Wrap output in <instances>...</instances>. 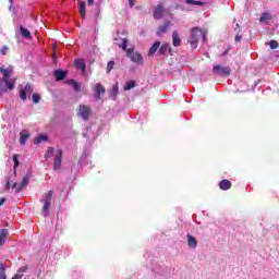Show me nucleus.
Returning <instances> with one entry per match:
<instances>
[{"instance_id":"nucleus-1","label":"nucleus","mask_w":279,"mask_h":279,"mask_svg":"<svg viewBox=\"0 0 279 279\" xmlns=\"http://www.w3.org/2000/svg\"><path fill=\"white\" fill-rule=\"evenodd\" d=\"M0 73H2V78H0V96H1V93H5V88H3V84H5L9 90H14V84H16V78H10L14 73V69L12 68V65H9L7 69L0 68Z\"/></svg>"},{"instance_id":"nucleus-2","label":"nucleus","mask_w":279,"mask_h":279,"mask_svg":"<svg viewBox=\"0 0 279 279\" xmlns=\"http://www.w3.org/2000/svg\"><path fill=\"white\" fill-rule=\"evenodd\" d=\"M52 198H53V191H48L45 193L40 199L43 207H41V215L44 217H49L51 204H52Z\"/></svg>"},{"instance_id":"nucleus-3","label":"nucleus","mask_w":279,"mask_h":279,"mask_svg":"<svg viewBox=\"0 0 279 279\" xmlns=\"http://www.w3.org/2000/svg\"><path fill=\"white\" fill-rule=\"evenodd\" d=\"M202 36H203L202 28L199 27L192 28L191 37L187 40L189 45H191L193 49H197V45H199V38H202Z\"/></svg>"},{"instance_id":"nucleus-4","label":"nucleus","mask_w":279,"mask_h":279,"mask_svg":"<svg viewBox=\"0 0 279 279\" xmlns=\"http://www.w3.org/2000/svg\"><path fill=\"white\" fill-rule=\"evenodd\" d=\"M76 114L77 117H81L83 121H88L90 117H93V109L90 108V106L82 104L78 106Z\"/></svg>"},{"instance_id":"nucleus-5","label":"nucleus","mask_w":279,"mask_h":279,"mask_svg":"<svg viewBox=\"0 0 279 279\" xmlns=\"http://www.w3.org/2000/svg\"><path fill=\"white\" fill-rule=\"evenodd\" d=\"M126 58H130L131 62L135 64H143V54L141 52H135L134 47L126 50Z\"/></svg>"},{"instance_id":"nucleus-6","label":"nucleus","mask_w":279,"mask_h":279,"mask_svg":"<svg viewBox=\"0 0 279 279\" xmlns=\"http://www.w3.org/2000/svg\"><path fill=\"white\" fill-rule=\"evenodd\" d=\"M32 93H34V87L31 84L20 87V98L22 101H27V97L32 99Z\"/></svg>"},{"instance_id":"nucleus-7","label":"nucleus","mask_w":279,"mask_h":279,"mask_svg":"<svg viewBox=\"0 0 279 279\" xmlns=\"http://www.w3.org/2000/svg\"><path fill=\"white\" fill-rule=\"evenodd\" d=\"M213 71L216 75H220L221 77H228L231 73L230 66H222L219 64L214 65Z\"/></svg>"},{"instance_id":"nucleus-8","label":"nucleus","mask_w":279,"mask_h":279,"mask_svg":"<svg viewBox=\"0 0 279 279\" xmlns=\"http://www.w3.org/2000/svg\"><path fill=\"white\" fill-rule=\"evenodd\" d=\"M165 12H167V10L165 9V4L159 3L155 7L153 16L156 21H160V19L165 16Z\"/></svg>"},{"instance_id":"nucleus-9","label":"nucleus","mask_w":279,"mask_h":279,"mask_svg":"<svg viewBox=\"0 0 279 279\" xmlns=\"http://www.w3.org/2000/svg\"><path fill=\"white\" fill-rule=\"evenodd\" d=\"M94 92H95V99L96 101H99V99H101V95H106V87H104V85H101V83H97L94 86Z\"/></svg>"},{"instance_id":"nucleus-10","label":"nucleus","mask_w":279,"mask_h":279,"mask_svg":"<svg viewBox=\"0 0 279 279\" xmlns=\"http://www.w3.org/2000/svg\"><path fill=\"white\" fill-rule=\"evenodd\" d=\"M62 167V149H58L54 156V171H60V168Z\"/></svg>"},{"instance_id":"nucleus-11","label":"nucleus","mask_w":279,"mask_h":279,"mask_svg":"<svg viewBox=\"0 0 279 279\" xmlns=\"http://www.w3.org/2000/svg\"><path fill=\"white\" fill-rule=\"evenodd\" d=\"M170 27H171V22H166L163 25L157 28V33H156L157 36H162V34H167Z\"/></svg>"},{"instance_id":"nucleus-12","label":"nucleus","mask_w":279,"mask_h":279,"mask_svg":"<svg viewBox=\"0 0 279 279\" xmlns=\"http://www.w3.org/2000/svg\"><path fill=\"white\" fill-rule=\"evenodd\" d=\"M219 189L221 191H230V189H232V182H230L228 179H223L219 182Z\"/></svg>"},{"instance_id":"nucleus-13","label":"nucleus","mask_w":279,"mask_h":279,"mask_svg":"<svg viewBox=\"0 0 279 279\" xmlns=\"http://www.w3.org/2000/svg\"><path fill=\"white\" fill-rule=\"evenodd\" d=\"M172 45H173V47L182 46V39L180 38L178 31H173V33H172Z\"/></svg>"},{"instance_id":"nucleus-14","label":"nucleus","mask_w":279,"mask_h":279,"mask_svg":"<svg viewBox=\"0 0 279 279\" xmlns=\"http://www.w3.org/2000/svg\"><path fill=\"white\" fill-rule=\"evenodd\" d=\"M10 235V232L8 229H0V247H3L5 245V240Z\"/></svg>"},{"instance_id":"nucleus-15","label":"nucleus","mask_w":279,"mask_h":279,"mask_svg":"<svg viewBox=\"0 0 279 279\" xmlns=\"http://www.w3.org/2000/svg\"><path fill=\"white\" fill-rule=\"evenodd\" d=\"M53 76H54L56 82H62V80H64V77H66V72L58 69L53 72Z\"/></svg>"},{"instance_id":"nucleus-16","label":"nucleus","mask_w":279,"mask_h":279,"mask_svg":"<svg viewBox=\"0 0 279 279\" xmlns=\"http://www.w3.org/2000/svg\"><path fill=\"white\" fill-rule=\"evenodd\" d=\"M74 66H76V69H80L82 73H86V62L84 61V59H76L74 61Z\"/></svg>"},{"instance_id":"nucleus-17","label":"nucleus","mask_w":279,"mask_h":279,"mask_svg":"<svg viewBox=\"0 0 279 279\" xmlns=\"http://www.w3.org/2000/svg\"><path fill=\"white\" fill-rule=\"evenodd\" d=\"M167 51H169V53H171V51H172L171 45L162 44L159 48V54L167 56Z\"/></svg>"},{"instance_id":"nucleus-18","label":"nucleus","mask_w":279,"mask_h":279,"mask_svg":"<svg viewBox=\"0 0 279 279\" xmlns=\"http://www.w3.org/2000/svg\"><path fill=\"white\" fill-rule=\"evenodd\" d=\"M187 246L192 250H195V247H197V240L191 234H187Z\"/></svg>"},{"instance_id":"nucleus-19","label":"nucleus","mask_w":279,"mask_h":279,"mask_svg":"<svg viewBox=\"0 0 279 279\" xmlns=\"http://www.w3.org/2000/svg\"><path fill=\"white\" fill-rule=\"evenodd\" d=\"M78 12L81 14V19H86V2L82 1L78 5Z\"/></svg>"},{"instance_id":"nucleus-20","label":"nucleus","mask_w":279,"mask_h":279,"mask_svg":"<svg viewBox=\"0 0 279 279\" xmlns=\"http://www.w3.org/2000/svg\"><path fill=\"white\" fill-rule=\"evenodd\" d=\"M21 36L23 38L32 39V33L29 29L25 28L23 25L20 26Z\"/></svg>"},{"instance_id":"nucleus-21","label":"nucleus","mask_w":279,"mask_h":279,"mask_svg":"<svg viewBox=\"0 0 279 279\" xmlns=\"http://www.w3.org/2000/svg\"><path fill=\"white\" fill-rule=\"evenodd\" d=\"M160 49V41H155L150 49L148 50V56H154Z\"/></svg>"},{"instance_id":"nucleus-22","label":"nucleus","mask_w":279,"mask_h":279,"mask_svg":"<svg viewBox=\"0 0 279 279\" xmlns=\"http://www.w3.org/2000/svg\"><path fill=\"white\" fill-rule=\"evenodd\" d=\"M68 84H70V86H73L76 93H78V90H82V86L75 80H69Z\"/></svg>"},{"instance_id":"nucleus-23","label":"nucleus","mask_w":279,"mask_h":279,"mask_svg":"<svg viewBox=\"0 0 279 279\" xmlns=\"http://www.w3.org/2000/svg\"><path fill=\"white\" fill-rule=\"evenodd\" d=\"M235 32V43H241V40H243V36H241L239 33L241 32V26L239 24L235 25L234 28Z\"/></svg>"},{"instance_id":"nucleus-24","label":"nucleus","mask_w":279,"mask_h":279,"mask_svg":"<svg viewBox=\"0 0 279 279\" xmlns=\"http://www.w3.org/2000/svg\"><path fill=\"white\" fill-rule=\"evenodd\" d=\"M266 21H271V13L264 12L259 17V23H265Z\"/></svg>"},{"instance_id":"nucleus-25","label":"nucleus","mask_w":279,"mask_h":279,"mask_svg":"<svg viewBox=\"0 0 279 279\" xmlns=\"http://www.w3.org/2000/svg\"><path fill=\"white\" fill-rule=\"evenodd\" d=\"M132 88H136V81H129L124 85V90H132Z\"/></svg>"},{"instance_id":"nucleus-26","label":"nucleus","mask_w":279,"mask_h":279,"mask_svg":"<svg viewBox=\"0 0 279 279\" xmlns=\"http://www.w3.org/2000/svg\"><path fill=\"white\" fill-rule=\"evenodd\" d=\"M47 138L48 137L45 134L38 135L37 137H35L34 144L40 145V143H43V141H47Z\"/></svg>"},{"instance_id":"nucleus-27","label":"nucleus","mask_w":279,"mask_h":279,"mask_svg":"<svg viewBox=\"0 0 279 279\" xmlns=\"http://www.w3.org/2000/svg\"><path fill=\"white\" fill-rule=\"evenodd\" d=\"M118 47H120L123 51H125V53H128V50L130 48H128V38L122 39L121 44H118Z\"/></svg>"},{"instance_id":"nucleus-28","label":"nucleus","mask_w":279,"mask_h":279,"mask_svg":"<svg viewBox=\"0 0 279 279\" xmlns=\"http://www.w3.org/2000/svg\"><path fill=\"white\" fill-rule=\"evenodd\" d=\"M56 149L53 147H48L47 153L45 154V160H49V158H51V156H53Z\"/></svg>"},{"instance_id":"nucleus-29","label":"nucleus","mask_w":279,"mask_h":279,"mask_svg":"<svg viewBox=\"0 0 279 279\" xmlns=\"http://www.w3.org/2000/svg\"><path fill=\"white\" fill-rule=\"evenodd\" d=\"M185 3H187V5H204V2L197 0H185Z\"/></svg>"},{"instance_id":"nucleus-30","label":"nucleus","mask_w":279,"mask_h":279,"mask_svg":"<svg viewBox=\"0 0 279 279\" xmlns=\"http://www.w3.org/2000/svg\"><path fill=\"white\" fill-rule=\"evenodd\" d=\"M13 162H14L13 171H14V173H16V167H19V165H20L19 155L17 154L13 155Z\"/></svg>"},{"instance_id":"nucleus-31","label":"nucleus","mask_w":279,"mask_h":279,"mask_svg":"<svg viewBox=\"0 0 279 279\" xmlns=\"http://www.w3.org/2000/svg\"><path fill=\"white\" fill-rule=\"evenodd\" d=\"M27 138H29V134H28V133H26V134H21L20 144H21V145H25V143H27Z\"/></svg>"},{"instance_id":"nucleus-32","label":"nucleus","mask_w":279,"mask_h":279,"mask_svg":"<svg viewBox=\"0 0 279 279\" xmlns=\"http://www.w3.org/2000/svg\"><path fill=\"white\" fill-rule=\"evenodd\" d=\"M0 279H8L5 276V266L3 264H0Z\"/></svg>"},{"instance_id":"nucleus-33","label":"nucleus","mask_w":279,"mask_h":279,"mask_svg":"<svg viewBox=\"0 0 279 279\" xmlns=\"http://www.w3.org/2000/svg\"><path fill=\"white\" fill-rule=\"evenodd\" d=\"M12 189H15L16 193H21L23 185L21 183H13Z\"/></svg>"},{"instance_id":"nucleus-34","label":"nucleus","mask_w":279,"mask_h":279,"mask_svg":"<svg viewBox=\"0 0 279 279\" xmlns=\"http://www.w3.org/2000/svg\"><path fill=\"white\" fill-rule=\"evenodd\" d=\"M32 99L35 104H39L40 102V94H37V93L33 94Z\"/></svg>"},{"instance_id":"nucleus-35","label":"nucleus","mask_w":279,"mask_h":279,"mask_svg":"<svg viewBox=\"0 0 279 279\" xmlns=\"http://www.w3.org/2000/svg\"><path fill=\"white\" fill-rule=\"evenodd\" d=\"M118 94H119V87L114 85L111 92V95H113L112 99H117Z\"/></svg>"},{"instance_id":"nucleus-36","label":"nucleus","mask_w":279,"mask_h":279,"mask_svg":"<svg viewBox=\"0 0 279 279\" xmlns=\"http://www.w3.org/2000/svg\"><path fill=\"white\" fill-rule=\"evenodd\" d=\"M20 184L22 185L23 189L24 186H27V184H29V177H24Z\"/></svg>"},{"instance_id":"nucleus-37","label":"nucleus","mask_w":279,"mask_h":279,"mask_svg":"<svg viewBox=\"0 0 279 279\" xmlns=\"http://www.w3.org/2000/svg\"><path fill=\"white\" fill-rule=\"evenodd\" d=\"M114 69V61H109L107 64V73H110Z\"/></svg>"},{"instance_id":"nucleus-38","label":"nucleus","mask_w":279,"mask_h":279,"mask_svg":"<svg viewBox=\"0 0 279 279\" xmlns=\"http://www.w3.org/2000/svg\"><path fill=\"white\" fill-rule=\"evenodd\" d=\"M269 47H270V49H278V41L270 40L269 41Z\"/></svg>"},{"instance_id":"nucleus-39","label":"nucleus","mask_w":279,"mask_h":279,"mask_svg":"<svg viewBox=\"0 0 279 279\" xmlns=\"http://www.w3.org/2000/svg\"><path fill=\"white\" fill-rule=\"evenodd\" d=\"M27 269H29V266H22L20 269H17V274H24V271H27Z\"/></svg>"},{"instance_id":"nucleus-40","label":"nucleus","mask_w":279,"mask_h":279,"mask_svg":"<svg viewBox=\"0 0 279 279\" xmlns=\"http://www.w3.org/2000/svg\"><path fill=\"white\" fill-rule=\"evenodd\" d=\"M230 51H232L231 47H228L220 56L221 58H226V56H228V53H230Z\"/></svg>"},{"instance_id":"nucleus-41","label":"nucleus","mask_w":279,"mask_h":279,"mask_svg":"<svg viewBox=\"0 0 279 279\" xmlns=\"http://www.w3.org/2000/svg\"><path fill=\"white\" fill-rule=\"evenodd\" d=\"M8 46H3L0 50L1 56H5V53H8Z\"/></svg>"},{"instance_id":"nucleus-42","label":"nucleus","mask_w":279,"mask_h":279,"mask_svg":"<svg viewBox=\"0 0 279 279\" xmlns=\"http://www.w3.org/2000/svg\"><path fill=\"white\" fill-rule=\"evenodd\" d=\"M13 278H15V279H22V278H23V274L17 272V274H15V275L13 276Z\"/></svg>"},{"instance_id":"nucleus-43","label":"nucleus","mask_w":279,"mask_h":279,"mask_svg":"<svg viewBox=\"0 0 279 279\" xmlns=\"http://www.w3.org/2000/svg\"><path fill=\"white\" fill-rule=\"evenodd\" d=\"M130 8H134V0H129Z\"/></svg>"},{"instance_id":"nucleus-44","label":"nucleus","mask_w":279,"mask_h":279,"mask_svg":"<svg viewBox=\"0 0 279 279\" xmlns=\"http://www.w3.org/2000/svg\"><path fill=\"white\" fill-rule=\"evenodd\" d=\"M95 3V0H87V5H93Z\"/></svg>"},{"instance_id":"nucleus-45","label":"nucleus","mask_w":279,"mask_h":279,"mask_svg":"<svg viewBox=\"0 0 279 279\" xmlns=\"http://www.w3.org/2000/svg\"><path fill=\"white\" fill-rule=\"evenodd\" d=\"M5 190H7V191H10V181L7 182V184H5Z\"/></svg>"},{"instance_id":"nucleus-46","label":"nucleus","mask_w":279,"mask_h":279,"mask_svg":"<svg viewBox=\"0 0 279 279\" xmlns=\"http://www.w3.org/2000/svg\"><path fill=\"white\" fill-rule=\"evenodd\" d=\"M5 204V198L0 199V206H3Z\"/></svg>"},{"instance_id":"nucleus-47","label":"nucleus","mask_w":279,"mask_h":279,"mask_svg":"<svg viewBox=\"0 0 279 279\" xmlns=\"http://www.w3.org/2000/svg\"><path fill=\"white\" fill-rule=\"evenodd\" d=\"M13 0H10V2L12 3Z\"/></svg>"},{"instance_id":"nucleus-48","label":"nucleus","mask_w":279,"mask_h":279,"mask_svg":"<svg viewBox=\"0 0 279 279\" xmlns=\"http://www.w3.org/2000/svg\"><path fill=\"white\" fill-rule=\"evenodd\" d=\"M12 279H16V278L13 277Z\"/></svg>"}]
</instances>
